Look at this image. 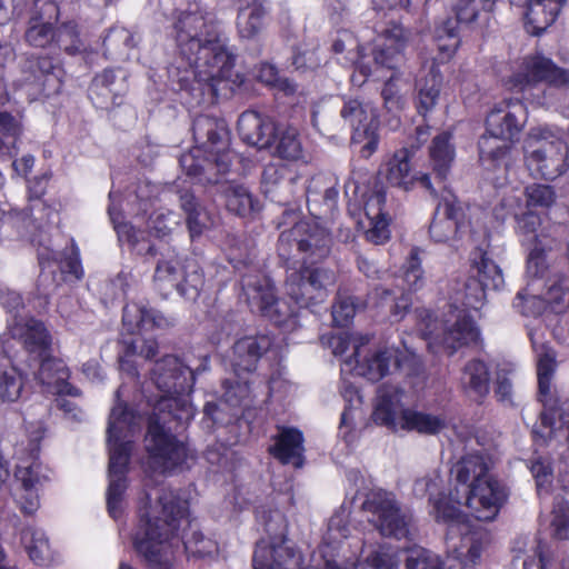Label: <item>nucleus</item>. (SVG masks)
<instances>
[{
    "label": "nucleus",
    "instance_id": "obj_1",
    "mask_svg": "<svg viewBox=\"0 0 569 569\" xmlns=\"http://www.w3.org/2000/svg\"><path fill=\"white\" fill-rule=\"evenodd\" d=\"M174 30L181 56L198 82L213 94L229 87L233 57L228 52L218 26L197 0H176Z\"/></svg>",
    "mask_w": 569,
    "mask_h": 569
},
{
    "label": "nucleus",
    "instance_id": "obj_2",
    "mask_svg": "<svg viewBox=\"0 0 569 569\" xmlns=\"http://www.w3.org/2000/svg\"><path fill=\"white\" fill-rule=\"evenodd\" d=\"M137 512L134 550L152 567L171 568L179 548L178 531L189 525L187 499L169 488L152 487L142 492Z\"/></svg>",
    "mask_w": 569,
    "mask_h": 569
},
{
    "label": "nucleus",
    "instance_id": "obj_3",
    "mask_svg": "<svg viewBox=\"0 0 569 569\" xmlns=\"http://www.w3.org/2000/svg\"><path fill=\"white\" fill-rule=\"evenodd\" d=\"M369 339L367 335L342 332L333 335L325 341L332 349L335 356L345 357L341 365V395L348 405L341 415L339 433L348 443L355 439L353 421L358 405L361 403V397L346 376L356 373L368 380L378 381L390 373L391 368H400L413 357V352L407 347L403 355L393 347L367 351L366 346Z\"/></svg>",
    "mask_w": 569,
    "mask_h": 569
},
{
    "label": "nucleus",
    "instance_id": "obj_4",
    "mask_svg": "<svg viewBox=\"0 0 569 569\" xmlns=\"http://www.w3.org/2000/svg\"><path fill=\"white\" fill-rule=\"evenodd\" d=\"M356 531L350 507L342 505L330 517L307 569H398V557L387 546H353Z\"/></svg>",
    "mask_w": 569,
    "mask_h": 569
},
{
    "label": "nucleus",
    "instance_id": "obj_5",
    "mask_svg": "<svg viewBox=\"0 0 569 569\" xmlns=\"http://www.w3.org/2000/svg\"><path fill=\"white\" fill-rule=\"evenodd\" d=\"M0 305L10 315L7 320L9 335L20 341L26 351L39 361V381L52 393L77 396L78 390L68 382L69 369L61 359L51 356L52 337L43 322L20 313V309H23L21 296L2 286Z\"/></svg>",
    "mask_w": 569,
    "mask_h": 569
},
{
    "label": "nucleus",
    "instance_id": "obj_6",
    "mask_svg": "<svg viewBox=\"0 0 569 569\" xmlns=\"http://www.w3.org/2000/svg\"><path fill=\"white\" fill-rule=\"evenodd\" d=\"M295 242L298 250L310 251L303 259V268L288 276L286 283L288 295L301 306L322 301L328 287L335 283V273L322 267H312L311 258L321 259L329 252L330 237L318 222L300 221L291 230L284 231L279 238V254L286 257V246Z\"/></svg>",
    "mask_w": 569,
    "mask_h": 569
},
{
    "label": "nucleus",
    "instance_id": "obj_7",
    "mask_svg": "<svg viewBox=\"0 0 569 569\" xmlns=\"http://www.w3.org/2000/svg\"><path fill=\"white\" fill-rule=\"evenodd\" d=\"M121 390L117 391V403L111 409L108 422L109 447V487L107 506L109 515L117 519L122 512V496L127 488L126 472L131 451V438L141 428V416L128 411L119 401Z\"/></svg>",
    "mask_w": 569,
    "mask_h": 569
},
{
    "label": "nucleus",
    "instance_id": "obj_8",
    "mask_svg": "<svg viewBox=\"0 0 569 569\" xmlns=\"http://www.w3.org/2000/svg\"><path fill=\"white\" fill-rule=\"evenodd\" d=\"M441 480L437 472L432 476L416 481L413 491L417 496L429 495L432 503L431 513L437 522L448 526V539L457 531L461 537L459 549L455 547L457 558L465 557L469 562H477L482 552L490 543V532L482 527H472L467 516L461 510L460 498L451 496L450 499H435L433 492L438 489Z\"/></svg>",
    "mask_w": 569,
    "mask_h": 569
},
{
    "label": "nucleus",
    "instance_id": "obj_9",
    "mask_svg": "<svg viewBox=\"0 0 569 569\" xmlns=\"http://www.w3.org/2000/svg\"><path fill=\"white\" fill-rule=\"evenodd\" d=\"M192 129L198 144L181 156V168L200 182H213L208 171L217 168L221 173L227 172L233 157L228 149L226 126L213 118L201 116L194 120Z\"/></svg>",
    "mask_w": 569,
    "mask_h": 569
},
{
    "label": "nucleus",
    "instance_id": "obj_10",
    "mask_svg": "<svg viewBox=\"0 0 569 569\" xmlns=\"http://www.w3.org/2000/svg\"><path fill=\"white\" fill-rule=\"evenodd\" d=\"M151 380L160 395L154 403L159 413L171 415L180 423L194 416L189 396L193 386V373L177 357L166 356L156 362Z\"/></svg>",
    "mask_w": 569,
    "mask_h": 569
},
{
    "label": "nucleus",
    "instance_id": "obj_11",
    "mask_svg": "<svg viewBox=\"0 0 569 569\" xmlns=\"http://www.w3.org/2000/svg\"><path fill=\"white\" fill-rule=\"evenodd\" d=\"M527 112L520 100H505L487 116L486 133L479 140L483 166L500 162L525 127Z\"/></svg>",
    "mask_w": 569,
    "mask_h": 569
},
{
    "label": "nucleus",
    "instance_id": "obj_12",
    "mask_svg": "<svg viewBox=\"0 0 569 569\" xmlns=\"http://www.w3.org/2000/svg\"><path fill=\"white\" fill-rule=\"evenodd\" d=\"M401 396L396 387H379L372 412L373 421L393 431H416L425 435H436L448 427V420L441 415L403 409Z\"/></svg>",
    "mask_w": 569,
    "mask_h": 569
},
{
    "label": "nucleus",
    "instance_id": "obj_13",
    "mask_svg": "<svg viewBox=\"0 0 569 569\" xmlns=\"http://www.w3.org/2000/svg\"><path fill=\"white\" fill-rule=\"evenodd\" d=\"M122 325L127 333L136 336L131 340L123 341L126 353L124 358L120 360L121 369L131 373L129 358L133 356L144 359L153 357L157 353L158 343L149 333L156 329L171 326L172 320L142 303L132 302L123 309ZM132 375H136V370L132 371Z\"/></svg>",
    "mask_w": 569,
    "mask_h": 569
},
{
    "label": "nucleus",
    "instance_id": "obj_14",
    "mask_svg": "<svg viewBox=\"0 0 569 569\" xmlns=\"http://www.w3.org/2000/svg\"><path fill=\"white\" fill-rule=\"evenodd\" d=\"M419 331L423 339L429 340V346L443 345L450 350L476 342L479 330L465 310L455 308L439 322L428 310L418 313Z\"/></svg>",
    "mask_w": 569,
    "mask_h": 569
},
{
    "label": "nucleus",
    "instance_id": "obj_15",
    "mask_svg": "<svg viewBox=\"0 0 569 569\" xmlns=\"http://www.w3.org/2000/svg\"><path fill=\"white\" fill-rule=\"evenodd\" d=\"M526 164L535 177L555 179L567 168L568 147L545 128H535L525 144Z\"/></svg>",
    "mask_w": 569,
    "mask_h": 569
},
{
    "label": "nucleus",
    "instance_id": "obj_16",
    "mask_svg": "<svg viewBox=\"0 0 569 569\" xmlns=\"http://www.w3.org/2000/svg\"><path fill=\"white\" fill-rule=\"evenodd\" d=\"M439 478H441L439 476ZM442 483V479H440ZM441 486V485H439ZM440 488V487H438ZM439 489H436L433 495ZM460 498L461 506L465 505L470 515L483 522H490L497 519L501 508L508 499V490L503 483H501L495 476L491 478H480L477 482H471L465 490L463 496L459 493V490L449 492V496H441L438 499H450V497ZM435 499L436 496H433Z\"/></svg>",
    "mask_w": 569,
    "mask_h": 569
},
{
    "label": "nucleus",
    "instance_id": "obj_17",
    "mask_svg": "<svg viewBox=\"0 0 569 569\" xmlns=\"http://www.w3.org/2000/svg\"><path fill=\"white\" fill-rule=\"evenodd\" d=\"M362 508L371 515L372 523L382 536L397 540L412 539L411 518L401 510L393 493L382 489L371 490Z\"/></svg>",
    "mask_w": 569,
    "mask_h": 569
},
{
    "label": "nucleus",
    "instance_id": "obj_18",
    "mask_svg": "<svg viewBox=\"0 0 569 569\" xmlns=\"http://www.w3.org/2000/svg\"><path fill=\"white\" fill-rule=\"evenodd\" d=\"M153 282L164 296L176 289L186 299L193 300L203 286V278L194 262L184 264L171 252L158 261Z\"/></svg>",
    "mask_w": 569,
    "mask_h": 569
},
{
    "label": "nucleus",
    "instance_id": "obj_19",
    "mask_svg": "<svg viewBox=\"0 0 569 569\" xmlns=\"http://www.w3.org/2000/svg\"><path fill=\"white\" fill-rule=\"evenodd\" d=\"M429 231L431 238L437 242L463 239L466 236L476 238L481 233L486 234L485 229L466 220L465 206L450 191L442 194Z\"/></svg>",
    "mask_w": 569,
    "mask_h": 569
},
{
    "label": "nucleus",
    "instance_id": "obj_20",
    "mask_svg": "<svg viewBox=\"0 0 569 569\" xmlns=\"http://www.w3.org/2000/svg\"><path fill=\"white\" fill-rule=\"evenodd\" d=\"M267 348L268 341L264 338L246 337L234 343L231 363L238 380L234 383L230 380L223 382V398L227 403L236 407L249 397L250 390L243 375L256 369L262 350Z\"/></svg>",
    "mask_w": 569,
    "mask_h": 569
},
{
    "label": "nucleus",
    "instance_id": "obj_21",
    "mask_svg": "<svg viewBox=\"0 0 569 569\" xmlns=\"http://www.w3.org/2000/svg\"><path fill=\"white\" fill-rule=\"evenodd\" d=\"M274 523L268 522V538H262L253 555V569H300L301 557L284 546L286 523L280 513L274 515Z\"/></svg>",
    "mask_w": 569,
    "mask_h": 569
},
{
    "label": "nucleus",
    "instance_id": "obj_22",
    "mask_svg": "<svg viewBox=\"0 0 569 569\" xmlns=\"http://www.w3.org/2000/svg\"><path fill=\"white\" fill-rule=\"evenodd\" d=\"M166 418H151L146 437L149 466L156 472L164 473L182 465L187 459L184 445L164 428Z\"/></svg>",
    "mask_w": 569,
    "mask_h": 569
},
{
    "label": "nucleus",
    "instance_id": "obj_23",
    "mask_svg": "<svg viewBox=\"0 0 569 569\" xmlns=\"http://www.w3.org/2000/svg\"><path fill=\"white\" fill-rule=\"evenodd\" d=\"M13 499L24 515L34 513L40 507V490L50 480V470L38 459L21 460L14 472Z\"/></svg>",
    "mask_w": 569,
    "mask_h": 569
},
{
    "label": "nucleus",
    "instance_id": "obj_24",
    "mask_svg": "<svg viewBox=\"0 0 569 569\" xmlns=\"http://www.w3.org/2000/svg\"><path fill=\"white\" fill-rule=\"evenodd\" d=\"M540 81L561 87L569 82V73L558 68L549 58L537 53L521 60L506 86L510 90L522 91L526 87Z\"/></svg>",
    "mask_w": 569,
    "mask_h": 569
},
{
    "label": "nucleus",
    "instance_id": "obj_25",
    "mask_svg": "<svg viewBox=\"0 0 569 569\" xmlns=\"http://www.w3.org/2000/svg\"><path fill=\"white\" fill-rule=\"evenodd\" d=\"M243 290L249 302L277 325H283L295 315L293 309L284 301L274 298L273 286L267 277L257 280L251 277L243 278Z\"/></svg>",
    "mask_w": 569,
    "mask_h": 569
},
{
    "label": "nucleus",
    "instance_id": "obj_26",
    "mask_svg": "<svg viewBox=\"0 0 569 569\" xmlns=\"http://www.w3.org/2000/svg\"><path fill=\"white\" fill-rule=\"evenodd\" d=\"M409 33L397 23H390L382 29L372 49L376 69L395 70L402 61V51L408 42Z\"/></svg>",
    "mask_w": 569,
    "mask_h": 569
},
{
    "label": "nucleus",
    "instance_id": "obj_27",
    "mask_svg": "<svg viewBox=\"0 0 569 569\" xmlns=\"http://www.w3.org/2000/svg\"><path fill=\"white\" fill-rule=\"evenodd\" d=\"M533 435L537 446H550L555 449L566 446L569 449V401L563 405L559 413L545 411Z\"/></svg>",
    "mask_w": 569,
    "mask_h": 569
},
{
    "label": "nucleus",
    "instance_id": "obj_28",
    "mask_svg": "<svg viewBox=\"0 0 569 569\" xmlns=\"http://www.w3.org/2000/svg\"><path fill=\"white\" fill-rule=\"evenodd\" d=\"M386 194L382 190H376L365 198L363 214L360 224L366 231L369 241L381 244L389 240V219L383 210Z\"/></svg>",
    "mask_w": 569,
    "mask_h": 569
},
{
    "label": "nucleus",
    "instance_id": "obj_29",
    "mask_svg": "<svg viewBox=\"0 0 569 569\" xmlns=\"http://www.w3.org/2000/svg\"><path fill=\"white\" fill-rule=\"evenodd\" d=\"M410 156V151L407 148L396 151L386 163V180L389 184L406 191L412 189L415 183L419 182L432 196H436V189L428 173H411Z\"/></svg>",
    "mask_w": 569,
    "mask_h": 569
},
{
    "label": "nucleus",
    "instance_id": "obj_30",
    "mask_svg": "<svg viewBox=\"0 0 569 569\" xmlns=\"http://www.w3.org/2000/svg\"><path fill=\"white\" fill-rule=\"evenodd\" d=\"M479 283H468L463 305L478 310L486 300L487 290H499L505 284L500 267L486 256H482L478 264Z\"/></svg>",
    "mask_w": 569,
    "mask_h": 569
},
{
    "label": "nucleus",
    "instance_id": "obj_31",
    "mask_svg": "<svg viewBox=\"0 0 569 569\" xmlns=\"http://www.w3.org/2000/svg\"><path fill=\"white\" fill-rule=\"evenodd\" d=\"M59 8L52 0H36L33 6L30 27L26 32L27 41L33 46L43 48L56 37L52 32V24L57 21Z\"/></svg>",
    "mask_w": 569,
    "mask_h": 569
},
{
    "label": "nucleus",
    "instance_id": "obj_32",
    "mask_svg": "<svg viewBox=\"0 0 569 569\" xmlns=\"http://www.w3.org/2000/svg\"><path fill=\"white\" fill-rule=\"evenodd\" d=\"M336 54H342L346 63L356 67L350 80L355 86H361L372 74L361 54V50L355 34L348 30L340 31L332 43Z\"/></svg>",
    "mask_w": 569,
    "mask_h": 569
},
{
    "label": "nucleus",
    "instance_id": "obj_33",
    "mask_svg": "<svg viewBox=\"0 0 569 569\" xmlns=\"http://www.w3.org/2000/svg\"><path fill=\"white\" fill-rule=\"evenodd\" d=\"M490 459L479 451L467 452L451 468V475L460 485L477 482L480 478H491L493 475L489 472Z\"/></svg>",
    "mask_w": 569,
    "mask_h": 569
},
{
    "label": "nucleus",
    "instance_id": "obj_34",
    "mask_svg": "<svg viewBox=\"0 0 569 569\" xmlns=\"http://www.w3.org/2000/svg\"><path fill=\"white\" fill-rule=\"evenodd\" d=\"M303 438L296 428H280L274 438V445L270 448L271 455L283 463H292L300 467L302 461Z\"/></svg>",
    "mask_w": 569,
    "mask_h": 569
},
{
    "label": "nucleus",
    "instance_id": "obj_35",
    "mask_svg": "<svg viewBox=\"0 0 569 569\" xmlns=\"http://www.w3.org/2000/svg\"><path fill=\"white\" fill-rule=\"evenodd\" d=\"M500 212L497 210V217L505 219L508 214H512L517 221V230L520 234L528 237V239H537V228L540 226V218L532 212L531 209L525 208L521 200L516 194H510L501 201Z\"/></svg>",
    "mask_w": 569,
    "mask_h": 569
},
{
    "label": "nucleus",
    "instance_id": "obj_36",
    "mask_svg": "<svg viewBox=\"0 0 569 569\" xmlns=\"http://www.w3.org/2000/svg\"><path fill=\"white\" fill-rule=\"evenodd\" d=\"M340 114L353 128V139L357 141H360L361 132L369 133L378 124L376 109L370 102L349 100L345 103Z\"/></svg>",
    "mask_w": 569,
    "mask_h": 569
},
{
    "label": "nucleus",
    "instance_id": "obj_37",
    "mask_svg": "<svg viewBox=\"0 0 569 569\" xmlns=\"http://www.w3.org/2000/svg\"><path fill=\"white\" fill-rule=\"evenodd\" d=\"M273 148L276 154L288 161L307 163L309 157L302 147L300 134L293 127H278L274 130Z\"/></svg>",
    "mask_w": 569,
    "mask_h": 569
},
{
    "label": "nucleus",
    "instance_id": "obj_38",
    "mask_svg": "<svg viewBox=\"0 0 569 569\" xmlns=\"http://www.w3.org/2000/svg\"><path fill=\"white\" fill-rule=\"evenodd\" d=\"M489 370L483 361L473 359L465 365L460 385L470 398L479 400L486 397L489 392Z\"/></svg>",
    "mask_w": 569,
    "mask_h": 569
},
{
    "label": "nucleus",
    "instance_id": "obj_39",
    "mask_svg": "<svg viewBox=\"0 0 569 569\" xmlns=\"http://www.w3.org/2000/svg\"><path fill=\"white\" fill-rule=\"evenodd\" d=\"M238 130L242 139L249 144L263 148L270 144V137L274 128L271 123L266 122L257 112L246 111L238 120Z\"/></svg>",
    "mask_w": 569,
    "mask_h": 569
},
{
    "label": "nucleus",
    "instance_id": "obj_40",
    "mask_svg": "<svg viewBox=\"0 0 569 569\" xmlns=\"http://www.w3.org/2000/svg\"><path fill=\"white\" fill-rule=\"evenodd\" d=\"M532 347L537 357V376L540 400L547 405V397L550 392L551 379L556 369V355L543 342H540L533 335H530Z\"/></svg>",
    "mask_w": 569,
    "mask_h": 569
},
{
    "label": "nucleus",
    "instance_id": "obj_41",
    "mask_svg": "<svg viewBox=\"0 0 569 569\" xmlns=\"http://www.w3.org/2000/svg\"><path fill=\"white\" fill-rule=\"evenodd\" d=\"M23 387V373L9 360L0 362V408L18 402Z\"/></svg>",
    "mask_w": 569,
    "mask_h": 569
},
{
    "label": "nucleus",
    "instance_id": "obj_42",
    "mask_svg": "<svg viewBox=\"0 0 569 569\" xmlns=\"http://www.w3.org/2000/svg\"><path fill=\"white\" fill-rule=\"evenodd\" d=\"M32 76L27 78L28 84L33 86L37 92H59L62 86L61 69L53 66L48 58H41L36 64L31 63Z\"/></svg>",
    "mask_w": 569,
    "mask_h": 569
},
{
    "label": "nucleus",
    "instance_id": "obj_43",
    "mask_svg": "<svg viewBox=\"0 0 569 569\" xmlns=\"http://www.w3.org/2000/svg\"><path fill=\"white\" fill-rule=\"evenodd\" d=\"M563 2L565 0H529L526 18L535 34H539L555 22Z\"/></svg>",
    "mask_w": 569,
    "mask_h": 569
},
{
    "label": "nucleus",
    "instance_id": "obj_44",
    "mask_svg": "<svg viewBox=\"0 0 569 569\" xmlns=\"http://www.w3.org/2000/svg\"><path fill=\"white\" fill-rule=\"evenodd\" d=\"M266 10L260 1H252L241 7L238 13L237 28L241 38L253 39L264 27Z\"/></svg>",
    "mask_w": 569,
    "mask_h": 569
},
{
    "label": "nucleus",
    "instance_id": "obj_45",
    "mask_svg": "<svg viewBox=\"0 0 569 569\" xmlns=\"http://www.w3.org/2000/svg\"><path fill=\"white\" fill-rule=\"evenodd\" d=\"M450 139L448 132H442L433 138L429 149L432 169L440 179L447 177L455 160V148Z\"/></svg>",
    "mask_w": 569,
    "mask_h": 569
},
{
    "label": "nucleus",
    "instance_id": "obj_46",
    "mask_svg": "<svg viewBox=\"0 0 569 569\" xmlns=\"http://www.w3.org/2000/svg\"><path fill=\"white\" fill-rule=\"evenodd\" d=\"M223 196L228 210L248 216L258 210V201L254 200L249 189L240 183L230 182L223 187Z\"/></svg>",
    "mask_w": 569,
    "mask_h": 569
},
{
    "label": "nucleus",
    "instance_id": "obj_47",
    "mask_svg": "<svg viewBox=\"0 0 569 569\" xmlns=\"http://www.w3.org/2000/svg\"><path fill=\"white\" fill-rule=\"evenodd\" d=\"M381 94L383 98L385 109L391 113V117L387 120V124L391 130H396L400 126V111L406 106V98L401 90L400 78L392 74L385 83Z\"/></svg>",
    "mask_w": 569,
    "mask_h": 569
},
{
    "label": "nucleus",
    "instance_id": "obj_48",
    "mask_svg": "<svg viewBox=\"0 0 569 569\" xmlns=\"http://www.w3.org/2000/svg\"><path fill=\"white\" fill-rule=\"evenodd\" d=\"M441 82V74L435 66H431L428 73L418 81V108L420 112H428L436 106Z\"/></svg>",
    "mask_w": 569,
    "mask_h": 569
},
{
    "label": "nucleus",
    "instance_id": "obj_49",
    "mask_svg": "<svg viewBox=\"0 0 569 569\" xmlns=\"http://www.w3.org/2000/svg\"><path fill=\"white\" fill-rule=\"evenodd\" d=\"M22 541L31 560L41 566L49 565L53 560L48 537L42 530L28 529L23 532Z\"/></svg>",
    "mask_w": 569,
    "mask_h": 569
},
{
    "label": "nucleus",
    "instance_id": "obj_50",
    "mask_svg": "<svg viewBox=\"0 0 569 569\" xmlns=\"http://www.w3.org/2000/svg\"><path fill=\"white\" fill-rule=\"evenodd\" d=\"M21 133V120L8 112L0 111V158L17 154V141Z\"/></svg>",
    "mask_w": 569,
    "mask_h": 569
},
{
    "label": "nucleus",
    "instance_id": "obj_51",
    "mask_svg": "<svg viewBox=\"0 0 569 569\" xmlns=\"http://www.w3.org/2000/svg\"><path fill=\"white\" fill-rule=\"evenodd\" d=\"M181 208L187 214V223L191 237L200 234L204 228L210 224V216L207 210L201 207L194 197L189 193L180 196Z\"/></svg>",
    "mask_w": 569,
    "mask_h": 569
},
{
    "label": "nucleus",
    "instance_id": "obj_52",
    "mask_svg": "<svg viewBox=\"0 0 569 569\" xmlns=\"http://www.w3.org/2000/svg\"><path fill=\"white\" fill-rule=\"evenodd\" d=\"M183 545L189 557L199 559H211L219 550L216 541L204 537L198 531H193L191 536L183 541Z\"/></svg>",
    "mask_w": 569,
    "mask_h": 569
},
{
    "label": "nucleus",
    "instance_id": "obj_53",
    "mask_svg": "<svg viewBox=\"0 0 569 569\" xmlns=\"http://www.w3.org/2000/svg\"><path fill=\"white\" fill-rule=\"evenodd\" d=\"M109 198L111 200V203L109 206V214L110 218L114 224V229L118 233L119 240L121 242H127L130 246H136L139 243L140 240L144 238V232L140 230H136V228L128 223L120 221V212L117 210L114 201H116V194L114 192L109 193Z\"/></svg>",
    "mask_w": 569,
    "mask_h": 569
},
{
    "label": "nucleus",
    "instance_id": "obj_54",
    "mask_svg": "<svg viewBox=\"0 0 569 569\" xmlns=\"http://www.w3.org/2000/svg\"><path fill=\"white\" fill-rule=\"evenodd\" d=\"M406 560L407 569H441V563L438 556L431 553L420 546H413L408 550ZM473 569V568H465Z\"/></svg>",
    "mask_w": 569,
    "mask_h": 569
},
{
    "label": "nucleus",
    "instance_id": "obj_55",
    "mask_svg": "<svg viewBox=\"0 0 569 569\" xmlns=\"http://www.w3.org/2000/svg\"><path fill=\"white\" fill-rule=\"evenodd\" d=\"M436 38L440 52V59L442 61L450 59L459 46V39L456 33L453 23L448 21L446 26L438 28Z\"/></svg>",
    "mask_w": 569,
    "mask_h": 569
},
{
    "label": "nucleus",
    "instance_id": "obj_56",
    "mask_svg": "<svg viewBox=\"0 0 569 569\" xmlns=\"http://www.w3.org/2000/svg\"><path fill=\"white\" fill-rule=\"evenodd\" d=\"M495 0H457L455 4L456 16L460 22H472L478 16L479 9L491 11Z\"/></svg>",
    "mask_w": 569,
    "mask_h": 569
},
{
    "label": "nucleus",
    "instance_id": "obj_57",
    "mask_svg": "<svg viewBox=\"0 0 569 569\" xmlns=\"http://www.w3.org/2000/svg\"><path fill=\"white\" fill-rule=\"evenodd\" d=\"M527 198L526 209L536 207L548 208L556 199L555 191L551 187L546 184H531L525 190Z\"/></svg>",
    "mask_w": 569,
    "mask_h": 569
},
{
    "label": "nucleus",
    "instance_id": "obj_58",
    "mask_svg": "<svg viewBox=\"0 0 569 569\" xmlns=\"http://www.w3.org/2000/svg\"><path fill=\"white\" fill-rule=\"evenodd\" d=\"M60 48L70 54L81 51V41L78 36L77 26L72 22L63 24L58 29L54 37Z\"/></svg>",
    "mask_w": 569,
    "mask_h": 569
},
{
    "label": "nucleus",
    "instance_id": "obj_59",
    "mask_svg": "<svg viewBox=\"0 0 569 569\" xmlns=\"http://www.w3.org/2000/svg\"><path fill=\"white\" fill-rule=\"evenodd\" d=\"M179 222L180 218L177 213L170 210L159 211L151 216L149 228L154 236L164 237L171 232Z\"/></svg>",
    "mask_w": 569,
    "mask_h": 569
},
{
    "label": "nucleus",
    "instance_id": "obj_60",
    "mask_svg": "<svg viewBox=\"0 0 569 569\" xmlns=\"http://www.w3.org/2000/svg\"><path fill=\"white\" fill-rule=\"evenodd\" d=\"M403 278L410 289H418L422 284L423 270L419 258V250L412 249L405 264Z\"/></svg>",
    "mask_w": 569,
    "mask_h": 569
},
{
    "label": "nucleus",
    "instance_id": "obj_61",
    "mask_svg": "<svg viewBox=\"0 0 569 569\" xmlns=\"http://www.w3.org/2000/svg\"><path fill=\"white\" fill-rule=\"evenodd\" d=\"M553 535L558 539H569V501L557 502L551 521Z\"/></svg>",
    "mask_w": 569,
    "mask_h": 569
},
{
    "label": "nucleus",
    "instance_id": "obj_62",
    "mask_svg": "<svg viewBox=\"0 0 569 569\" xmlns=\"http://www.w3.org/2000/svg\"><path fill=\"white\" fill-rule=\"evenodd\" d=\"M257 78L267 86L278 87L287 93H293L296 90L295 86L287 79H280L277 69L269 63H262L259 67Z\"/></svg>",
    "mask_w": 569,
    "mask_h": 569
},
{
    "label": "nucleus",
    "instance_id": "obj_63",
    "mask_svg": "<svg viewBox=\"0 0 569 569\" xmlns=\"http://www.w3.org/2000/svg\"><path fill=\"white\" fill-rule=\"evenodd\" d=\"M356 313L355 301L351 297L339 298L332 307L333 322L339 327L347 326Z\"/></svg>",
    "mask_w": 569,
    "mask_h": 569
},
{
    "label": "nucleus",
    "instance_id": "obj_64",
    "mask_svg": "<svg viewBox=\"0 0 569 569\" xmlns=\"http://www.w3.org/2000/svg\"><path fill=\"white\" fill-rule=\"evenodd\" d=\"M547 302L555 312H562L569 307V289L562 284L552 286L547 292Z\"/></svg>",
    "mask_w": 569,
    "mask_h": 569
}]
</instances>
